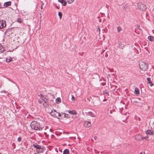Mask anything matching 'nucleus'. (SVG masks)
I'll list each match as a JSON object with an SVG mask.
<instances>
[{
  "label": "nucleus",
  "mask_w": 154,
  "mask_h": 154,
  "mask_svg": "<svg viewBox=\"0 0 154 154\" xmlns=\"http://www.w3.org/2000/svg\"><path fill=\"white\" fill-rule=\"evenodd\" d=\"M49 113L51 114V116L57 118L59 119H60V118L58 117H59V116H60V113L56 112L55 109L52 110Z\"/></svg>",
  "instance_id": "nucleus-5"
},
{
  "label": "nucleus",
  "mask_w": 154,
  "mask_h": 154,
  "mask_svg": "<svg viewBox=\"0 0 154 154\" xmlns=\"http://www.w3.org/2000/svg\"><path fill=\"white\" fill-rule=\"evenodd\" d=\"M146 134H147L149 135H154V132L153 131L151 130H148L146 132Z\"/></svg>",
  "instance_id": "nucleus-10"
},
{
  "label": "nucleus",
  "mask_w": 154,
  "mask_h": 154,
  "mask_svg": "<svg viewBox=\"0 0 154 154\" xmlns=\"http://www.w3.org/2000/svg\"><path fill=\"white\" fill-rule=\"evenodd\" d=\"M58 15L60 17V19H61L62 17V13L60 12H59L58 13Z\"/></svg>",
  "instance_id": "nucleus-21"
},
{
  "label": "nucleus",
  "mask_w": 154,
  "mask_h": 154,
  "mask_svg": "<svg viewBox=\"0 0 154 154\" xmlns=\"http://www.w3.org/2000/svg\"><path fill=\"white\" fill-rule=\"evenodd\" d=\"M61 100L60 98L58 97L56 99V102L57 103H59L60 102H61Z\"/></svg>",
  "instance_id": "nucleus-19"
},
{
  "label": "nucleus",
  "mask_w": 154,
  "mask_h": 154,
  "mask_svg": "<svg viewBox=\"0 0 154 154\" xmlns=\"http://www.w3.org/2000/svg\"><path fill=\"white\" fill-rule=\"evenodd\" d=\"M58 1L60 2L63 6H65L66 4V2L64 0H58Z\"/></svg>",
  "instance_id": "nucleus-14"
},
{
  "label": "nucleus",
  "mask_w": 154,
  "mask_h": 154,
  "mask_svg": "<svg viewBox=\"0 0 154 154\" xmlns=\"http://www.w3.org/2000/svg\"><path fill=\"white\" fill-rule=\"evenodd\" d=\"M148 39L150 41H154V37L152 36H149L148 37Z\"/></svg>",
  "instance_id": "nucleus-16"
},
{
  "label": "nucleus",
  "mask_w": 154,
  "mask_h": 154,
  "mask_svg": "<svg viewBox=\"0 0 154 154\" xmlns=\"http://www.w3.org/2000/svg\"><path fill=\"white\" fill-rule=\"evenodd\" d=\"M139 65L140 68L143 71H145L148 69V65L144 62L140 61L139 62Z\"/></svg>",
  "instance_id": "nucleus-2"
},
{
  "label": "nucleus",
  "mask_w": 154,
  "mask_h": 154,
  "mask_svg": "<svg viewBox=\"0 0 154 154\" xmlns=\"http://www.w3.org/2000/svg\"><path fill=\"white\" fill-rule=\"evenodd\" d=\"M31 128L35 130L40 131L42 130V128L39 123L36 121H33L30 123Z\"/></svg>",
  "instance_id": "nucleus-1"
},
{
  "label": "nucleus",
  "mask_w": 154,
  "mask_h": 154,
  "mask_svg": "<svg viewBox=\"0 0 154 154\" xmlns=\"http://www.w3.org/2000/svg\"><path fill=\"white\" fill-rule=\"evenodd\" d=\"M120 105H122V104H124V103L121 101L120 102Z\"/></svg>",
  "instance_id": "nucleus-32"
},
{
  "label": "nucleus",
  "mask_w": 154,
  "mask_h": 154,
  "mask_svg": "<svg viewBox=\"0 0 154 154\" xmlns=\"http://www.w3.org/2000/svg\"><path fill=\"white\" fill-rule=\"evenodd\" d=\"M134 93L137 94H139V89L137 88H135V91H134Z\"/></svg>",
  "instance_id": "nucleus-17"
},
{
  "label": "nucleus",
  "mask_w": 154,
  "mask_h": 154,
  "mask_svg": "<svg viewBox=\"0 0 154 154\" xmlns=\"http://www.w3.org/2000/svg\"><path fill=\"white\" fill-rule=\"evenodd\" d=\"M12 59L11 58H9V59H6V61L7 62H8V63L11 62V61H12Z\"/></svg>",
  "instance_id": "nucleus-22"
},
{
  "label": "nucleus",
  "mask_w": 154,
  "mask_h": 154,
  "mask_svg": "<svg viewBox=\"0 0 154 154\" xmlns=\"http://www.w3.org/2000/svg\"><path fill=\"white\" fill-rule=\"evenodd\" d=\"M84 125L86 127H89L91 125V124L90 122L87 121L85 122Z\"/></svg>",
  "instance_id": "nucleus-11"
},
{
  "label": "nucleus",
  "mask_w": 154,
  "mask_h": 154,
  "mask_svg": "<svg viewBox=\"0 0 154 154\" xmlns=\"http://www.w3.org/2000/svg\"><path fill=\"white\" fill-rule=\"evenodd\" d=\"M140 154H145V153H143L142 152H141L140 153Z\"/></svg>",
  "instance_id": "nucleus-33"
},
{
  "label": "nucleus",
  "mask_w": 154,
  "mask_h": 154,
  "mask_svg": "<svg viewBox=\"0 0 154 154\" xmlns=\"http://www.w3.org/2000/svg\"><path fill=\"white\" fill-rule=\"evenodd\" d=\"M40 95L41 96V98H42L43 100V105L45 107H47L48 106V100L46 98H45L42 94H40Z\"/></svg>",
  "instance_id": "nucleus-4"
},
{
  "label": "nucleus",
  "mask_w": 154,
  "mask_h": 154,
  "mask_svg": "<svg viewBox=\"0 0 154 154\" xmlns=\"http://www.w3.org/2000/svg\"><path fill=\"white\" fill-rule=\"evenodd\" d=\"M60 115L59 117H61L62 118L67 117L68 116V114L63 112L60 113Z\"/></svg>",
  "instance_id": "nucleus-9"
},
{
  "label": "nucleus",
  "mask_w": 154,
  "mask_h": 154,
  "mask_svg": "<svg viewBox=\"0 0 154 154\" xmlns=\"http://www.w3.org/2000/svg\"><path fill=\"white\" fill-rule=\"evenodd\" d=\"M11 4V2L8 1L4 3V6L5 7H7L8 6H10Z\"/></svg>",
  "instance_id": "nucleus-12"
},
{
  "label": "nucleus",
  "mask_w": 154,
  "mask_h": 154,
  "mask_svg": "<svg viewBox=\"0 0 154 154\" xmlns=\"http://www.w3.org/2000/svg\"><path fill=\"white\" fill-rule=\"evenodd\" d=\"M138 8L141 10L145 11L147 7L146 5L141 2L139 3L137 5Z\"/></svg>",
  "instance_id": "nucleus-6"
},
{
  "label": "nucleus",
  "mask_w": 154,
  "mask_h": 154,
  "mask_svg": "<svg viewBox=\"0 0 154 154\" xmlns=\"http://www.w3.org/2000/svg\"><path fill=\"white\" fill-rule=\"evenodd\" d=\"M135 138L137 140H140L146 139L145 137H143L140 134H137L135 136Z\"/></svg>",
  "instance_id": "nucleus-8"
},
{
  "label": "nucleus",
  "mask_w": 154,
  "mask_h": 154,
  "mask_svg": "<svg viewBox=\"0 0 154 154\" xmlns=\"http://www.w3.org/2000/svg\"><path fill=\"white\" fill-rule=\"evenodd\" d=\"M17 21L19 23H21L22 22V21L21 18H18L17 19Z\"/></svg>",
  "instance_id": "nucleus-23"
},
{
  "label": "nucleus",
  "mask_w": 154,
  "mask_h": 154,
  "mask_svg": "<svg viewBox=\"0 0 154 154\" xmlns=\"http://www.w3.org/2000/svg\"><path fill=\"white\" fill-rule=\"evenodd\" d=\"M33 146L36 149V152L38 153H42L44 152V148L36 143H34Z\"/></svg>",
  "instance_id": "nucleus-3"
},
{
  "label": "nucleus",
  "mask_w": 154,
  "mask_h": 154,
  "mask_svg": "<svg viewBox=\"0 0 154 154\" xmlns=\"http://www.w3.org/2000/svg\"><path fill=\"white\" fill-rule=\"evenodd\" d=\"M68 112L70 114L74 115L76 114V111L75 110H69Z\"/></svg>",
  "instance_id": "nucleus-15"
},
{
  "label": "nucleus",
  "mask_w": 154,
  "mask_h": 154,
  "mask_svg": "<svg viewBox=\"0 0 154 154\" xmlns=\"http://www.w3.org/2000/svg\"><path fill=\"white\" fill-rule=\"evenodd\" d=\"M103 93L104 94H108V92L106 90H105L103 91Z\"/></svg>",
  "instance_id": "nucleus-27"
},
{
  "label": "nucleus",
  "mask_w": 154,
  "mask_h": 154,
  "mask_svg": "<svg viewBox=\"0 0 154 154\" xmlns=\"http://www.w3.org/2000/svg\"><path fill=\"white\" fill-rule=\"evenodd\" d=\"M17 140L19 142H20L21 140V137H19L18 138Z\"/></svg>",
  "instance_id": "nucleus-29"
},
{
  "label": "nucleus",
  "mask_w": 154,
  "mask_h": 154,
  "mask_svg": "<svg viewBox=\"0 0 154 154\" xmlns=\"http://www.w3.org/2000/svg\"><path fill=\"white\" fill-rule=\"evenodd\" d=\"M97 138V136H94V138L95 139V140H96Z\"/></svg>",
  "instance_id": "nucleus-31"
},
{
  "label": "nucleus",
  "mask_w": 154,
  "mask_h": 154,
  "mask_svg": "<svg viewBox=\"0 0 154 154\" xmlns=\"http://www.w3.org/2000/svg\"><path fill=\"white\" fill-rule=\"evenodd\" d=\"M117 30L118 32H119L122 30V29L120 26H118L117 27Z\"/></svg>",
  "instance_id": "nucleus-24"
},
{
  "label": "nucleus",
  "mask_w": 154,
  "mask_h": 154,
  "mask_svg": "<svg viewBox=\"0 0 154 154\" xmlns=\"http://www.w3.org/2000/svg\"><path fill=\"white\" fill-rule=\"evenodd\" d=\"M38 102L40 103H43V100H42V99L41 98L40 100L39 99L38 100Z\"/></svg>",
  "instance_id": "nucleus-26"
},
{
  "label": "nucleus",
  "mask_w": 154,
  "mask_h": 154,
  "mask_svg": "<svg viewBox=\"0 0 154 154\" xmlns=\"http://www.w3.org/2000/svg\"><path fill=\"white\" fill-rule=\"evenodd\" d=\"M98 30L100 31V28H98Z\"/></svg>",
  "instance_id": "nucleus-35"
},
{
  "label": "nucleus",
  "mask_w": 154,
  "mask_h": 154,
  "mask_svg": "<svg viewBox=\"0 0 154 154\" xmlns=\"http://www.w3.org/2000/svg\"><path fill=\"white\" fill-rule=\"evenodd\" d=\"M4 51V48H2L1 49H0V52H3Z\"/></svg>",
  "instance_id": "nucleus-28"
},
{
  "label": "nucleus",
  "mask_w": 154,
  "mask_h": 154,
  "mask_svg": "<svg viewBox=\"0 0 154 154\" xmlns=\"http://www.w3.org/2000/svg\"><path fill=\"white\" fill-rule=\"evenodd\" d=\"M106 100H106V99H104V100H103V101H106Z\"/></svg>",
  "instance_id": "nucleus-34"
},
{
  "label": "nucleus",
  "mask_w": 154,
  "mask_h": 154,
  "mask_svg": "<svg viewBox=\"0 0 154 154\" xmlns=\"http://www.w3.org/2000/svg\"><path fill=\"white\" fill-rule=\"evenodd\" d=\"M69 151L68 149H65L63 152V154H69Z\"/></svg>",
  "instance_id": "nucleus-18"
},
{
  "label": "nucleus",
  "mask_w": 154,
  "mask_h": 154,
  "mask_svg": "<svg viewBox=\"0 0 154 154\" xmlns=\"http://www.w3.org/2000/svg\"><path fill=\"white\" fill-rule=\"evenodd\" d=\"M147 83L149 84H150L151 86H152L153 85V84L151 81L150 78H148L147 79Z\"/></svg>",
  "instance_id": "nucleus-13"
},
{
  "label": "nucleus",
  "mask_w": 154,
  "mask_h": 154,
  "mask_svg": "<svg viewBox=\"0 0 154 154\" xmlns=\"http://www.w3.org/2000/svg\"><path fill=\"white\" fill-rule=\"evenodd\" d=\"M72 100L74 101H75V98L73 95H72Z\"/></svg>",
  "instance_id": "nucleus-30"
},
{
  "label": "nucleus",
  "mask_w": 154,
  "mask_h": 154,
  "mask_svg": "<svg viewBox=\"0 0 154 154\" xmlns=\"http://www.w3.org/2000/svg\"><path fill=\"white\" fill-rule=\"evenodd\" d=\"M6 26L5 21L4 20H0V29L5 27Z\"/></svg>",
  "instance_id": "nucleus-7"
},
{
  "label": "nucleus",
  "mask_w": 154,
  "mask_h": 154,
  "mask_svg": "<svg viewBox=\"0 0 154 154\" xmlns=\"http://www.w3.org/2000/svg\"><path fill=\"white\" fill-rule=\"evenodd\" d=\"M69 3L71 4L74 1V0H66Z\"/></svg>",
  "instance_id": "nucleus-25"
},
{
  "label": "nucleus",
  "mask_w": 154,
  "mask_h": 154,
  "mask_svg": "<svg viewBox=\"0 0 154 154\" xmlns=\"http://www.w3.org/2000/svg\"><path fill=\"white\" fill-rule=\"evenodd\" d=\"M88 115L92 117L95 116L93 113L91 112H88Z\"/></svg>",
  "instance_id": "nucleus-20"
}]
</instances>
